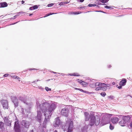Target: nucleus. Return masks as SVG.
<instances>
[{
    "label": "nucleus",
    "mask_w": 132,
    "mask_h": 132,
    "mask_svg": "<svg viewBox=\"0 0 132 132\" xmlns=\"http://www.w3.org/2000/svg\"><path fill=\"white\" fill-rule=\"evenodd\" d=\"M36 104L37 112V119L39 122H41L42 112H43L45 116L43 126L40 125L39 127L40 131L43 132L46 130V125L50 122V119L52 113L55 109L56 105L54 103H52L50 105V104L46 101L40 104L39 101L38 100L36 101Z\"/></svg>",
    "instance_id": "nucleus-1"
},
{
    "label": "nucleus",
    "mask_w": 132,
    "mask_h": 132,
    "mask_svg": "<svg viewBox=\"0 0 132 132\" xmlns=\"http://www.w3.org/2000/svg\"><path fill=\"white\" fill-rule=\"evenodd\" d=\"M100 116H94L93 114L90 115V120L89 124L84 127L82 129V132H87L88 127L90 126H93L94 124L96 126H98L100 123Z\"/></svg>",
    "instance_id": "nucleus-2"
},
{
    "label": "nucleus",
    "mask_w": 132,
    "mask_h": 132,
    "mask_svg": "<svg viewBox=\"0 0 132 132\" xmlns=\"http://www.w3.org/2000/svg\"><path fill=\"white\" fill-rule=\"evenodd\" d=\"M61 114L65 117H67L68 114V110L67 108H64L62 109L61 111Z\"/></svg>",
    "instance_id": "nucleus-3"
},
{
    "label": "nucleus",
    "mask_w": 132,
    "mask_h": 132,
    "mask_svg": "<svg viewBox=\"0 0 132 132\" xmlns=\"http://www.w3.org/2000/svg\"><path fill=\"white\" fill-rule=\"evenodd\" d=\"M21 125L26 128H27L29 127L30 125V122L26 120H22L21 122Z\"/></svg>",
    "instance_id": "nucleus-4"
},
{
    "label": "nucleus",
    "mask_w": 132,
    "mask_h": 132,
    "mask_svg": "<svg viewBox=\"0 0 132 132\" xmlns=\"http://www.w3.org/2000/svg\"><path fill=\"white\" fill-rule=\"evenodd\" d=\"M1 104L4 109H8V104L6 100H3L1 101Z\"/></svg>",
    "instance_id": "nucleus-5"
},
{
    "label": "nucleus",
    "mask_w": 132,
    "mask_h": 132,
    "mask_svg": "<svg viewBox=\"0 0 132 132\" xmlns=\"http://www.w3.org/2000/svg\"><path fill=\"white\" fill-rule=\"evenodd\" d=\"M13 102L14 103L15 107H17L18 105V99L15 96L12 97V98Z\"/></svg>",
    "instance_id": "nucleus-6"
},
{
    "label": "nucleus",
    "mask_w": 132,
    "mask_h": 132,
    "mask_svg": "<svg viewBox=\"0 0 132 132\" xmlns=\"http://www.w3.org/2000/svg\"><path fill=\"white\" fill-rule=\"evenodd\" d=\"M60 123V121L59 117L56 118L55 119L53 125L54 126L56 127L59 126Z\"/></svg>",
    "instance_id": "nucleus-7"
},
{
    "label": "nucleus",
    "mask_w": 132,
    "mask_h": 132,
    "mask_svg": "<svg viewBox=\"0 0 132 132\" xmlns=\"http://www.w3.org/2000/svg\"><path fill=\"white\" fill-rule=\"evenodd\" d=\"M73 122L72 121H71L69 123L68 132H71L73 130Z\"/></svg>",
    "instance_id": "nucleus-8"
},
{
    "label": "nucleus",
    "mask_w": 132,
    "mask_h": 132,
    "mask_svg": "<svg viewBox=\"0 0 132 132\" xmlns=\"http://www.w3.org/2000/svg\"><path fill=\"white\" fill-rule=\"evenodd\" d=\"M93 114L94 115V114ZM84 114L85 116V121H88L89 120L90 117V116L89 114L86 112H85L84 113ZM97 115L95 116H96Z\"/></svg>",
    "instance_id": "nucleus-9"
},
{
    "label": "nucleus",
    "mask_w": 132,
    "mask_h": 132,
    "mask_svg": "<svg viewBox=\"0 0 132 132\" xmlns=\"http://www.w3.org/2000/svg\"><path fill=\"white\" fill-rule=\"evenodd\" d=\"M5 123V125L8 126H11L12 121H10L8 119L5 117L4 118Z\"/></svg>",
    "instance_id": "nucleus-10"
},
{
    "label": "nucleus",
    "mask_w": 132,
    "mask_h": 132,
    "mask_svg": "<svg viewBox=\"0 0 132 132\" xmlns=\"http://www.w3.org/2000/svg\"><path fill=\"white\" fill-rule=\"evenodd\" d=\"M119 119L118 118L114 117L111 118V121L113 123H116L119 121Z\"/></svg>",
    "instance_id": "nucleus-11"
},
{
    "label": "nucleus",
    "mask_w": 132,
    "mask_h": 132,
    "mask_svg": "<svg viewBox=\"0 0 132 132\" xmlns=\"http://www.w3.org/2000/svg\"><path fill=\"white\" fill-rule=\"evenodd\" d=\"M130 119V117L128 116H125L123 117L122 120H123V121H125V122H126L127 123Z\"/></svg>",
    "instance_id": "nucleus-12"
},
{
    "label": "nucleus",
    "mask_w": 132,
    "mask_h": 132,
    "mask_svg": "<svg viewBox=\"0 0 132 132\" xmlns=\"http://www.w3.org/2000/svg\"><path fill=\"white\" fill-rule=\"evenodd\" d=\"M127 81L126 79L123 78L120 81L119 83V85H121L123 86H125L126 83Z\"/></svg>",
    "instance_id": "nucleus-13"
},
{
    "label": "nucleus",
    "mask_w": 132,
    "mask_h": 132,
    "mask_svg": "<svg viewBox=\"0 0 132 132\" xmlns=\"http://www.w3.org/2000/svg\"><path fill=\"white\" fill-rule=\"evenodd\" d=\"M109 84H106V85H102V86H101L102 88V90H103L104 91H105L108 88L107 87H109Z\"/></svg>",
    "instance_id": "nucleus-14"
},
{
    "label": "nucleus",
    "mask_w": 132,
    "mask_h": 132,
    "mask_svg": "<svg viewBox=\"0 0 132 132\" xmlns=\"http://www.w3.org/2000/svg\"><path fill=\"white\" fill-rule=\"evenodd\" d=\"M0 7H4L7 6V4L6 2L0 3Z\"/></svg>",
    "instance_id": "nucleus-15"
},
{
    "label": "nucleus",
    "mask_w": 132,
    "mask_h": 132,
    "mask_svg": "<svg viewBox=\"0 0 132 132\" xmlns=\"http://www.w3.org/2000/svg\"><path fill=\"white\" fill-rule=\"evenodd\" d=\"M16 121L14 122V127H20L19 124V121H18V119L16 118Z\"/></svg>",
    "instance_id": "nucleus-16"
},
{
    "label": "nucleus",
    "mask_w": 132,
    "mask_h": 132,
    "mask_svg": "<svg viewBox=\"0 0 132 132\" xmlns=\"http://www.w3.org/2000/svg\"><path fill=\"white\" fill-rule=\"evenodd\" d=\"M19 100L23 102L24 103H26L27 104V103L26 102V101L24 98L21 96H20L19 97Z\"/></svg>",
    "instance_id": "nucleus-17"
},
{
    "label": "nucleus",
    "mask_w": 132,
    "mask_h": 132,
    "mask_svg": "<svg viewBox=\"0 0 132 132\" xmlns=\"http://www.w3.org/2000/svg\"><path fill=\"white\" fill-rule=\"evenodd\" d=\"M95 87L97 86H102V85H106V84H105L100 82H96L95 83Z\"/></svg>",
    "instance_id": "nucleus-18"
},
{
    "label": "nucleus",
    "mask_w": 132,
    "mask_h": 132,
    "mask_svg": "<svg viewBox=\"0 0 132 132\" xmlns=\"http://www.w3.org/2000/svg\"><path fill=\"white\" fill-rule=\"evenodd\" d=\"M38 6L37 5H35L33 6L30 7L29 8V10H35L38 9Z\"/></svg>",
    "instance_id": "nucleus-19"
},
{
    "label": "nucleus",
    "mask_w": 132,
    "mask_h": 132,
    "mask_svg": "<svg viewBox=\"0 0 132 132\" xmlns=\"http://www.w3.org/2000/svg\"><path fill=\"white\" fill-rule=\"evenodd\" d=\"M119 124L121 126H125V125L127 123L126 122H125V121H123V120H122L120 122Z\"/></svg>",
    "instance_id": "nucleus-20"
},
{
    "label": "nucleus",
    "mask_w": 132,
    "mask_h": 132,
    "mask_svg": "<svg viewBox=\"0 0 132 132\" xmlns=\"http://www.w3.org/2000/svg\"><path fill=\"white\" fill-rule=\"evenodd\" d=\"M15 132H20L21 131L20 127H14Z\"/></svg>",
    "instance_id": "nucleus-21"
},
{
    "label": "nucleus",
    "mask_w": 132,
    "mask_h": 132,
    "mask_svg": "<svg viewBox=\"0 0 132 132\" xmlns=\"http://www.w3.org/2000/svg\"><path fill=\"white\" fill-rule=\"evenodd\" d=\"M70 1H66L65 2H61L59 3V5H64L65 4H67L69 3Z\"/></svg>",
    "instance_id": "nucleus-22"
},
{
    "label": "nucleus",
    "mask_w": 132,
    "mask_h": 132,
    "mask_svg": "<svg viewBox=\"0 0 132 132\" xmlns=\"http://www.w3.org/2000/svg\"><path fill=\"white\" fill-rule=\"evenodd\" d=\"M80 84L83 86H87V83L86 82H85L84 81H82L80 82Z\"/></svg>",
    "instance_id": "nucleus-23"
},
{
    "label": "nucleus",
    "mask_w": 132,
    "mask_h": 132,
    "mask_svg": "<svg viewBox=\"0 0 132 132\" xmlns=\"http://www.w3.org/2000/svg\"><path fill=\"white\" fill-rule=\"evenodd\" d=\"M78 90H79L81 92H82L84 93H85L87 94H90V92L84 90H83L81 89L78 88Z\"/></svg>",
    "instance_id": "nucleus-24"
},
{
    "label": "nucleus",
    "mask_w": 132,
    "mask_h": 132,
    "mask_svg": "<svg viewBox=\"0 0 132 132\" xmlns=\"http://www.w3.org/2000/svg\"><path fill=\"white\" fill-rule=\"evenodd\" d=\"M4 126V123L2 122H0V128L1 129H2Z\"/></svg>",
    "instance_id": "nucleus-25"
},
{
    "label": "nucleus",
    "mask_w": 132,
    "mask_h": 132,
    "mask_svg": "<svg viewBox=\"0 0 132 132\" xmlns=\"http://www.w3.org/2000/svg\"><path fill=\"white\" fill-rule=\"evenodd\" d=\"M102 86H98V87H96L95 90L96 91H97L100 90H102Z\"/></svg>",
    "instance_id": "nucleus-26"
},
{
    "label": "nucleus",
    "mask_w": 132,
    "mask_h": 132,
    "mask_svg": "<svg viewBox=\"0 0 132 132\" xmlns=\"http://www.w3.org/2000/svg\"><path fill=\"white\" fill-rule=\"evenodd\" d=\"M95 84L94 83L91 82L90 84V86L92 88H94L95 87Z\"/></svg>",
    "instance_id": "nucleus-27"
},
{
    "label": "nucleus",
    "mask_w": 132,
    "mask_h": 132,
    "mask_svg": "<svg viewBox=\"0 0 132 132\" xmlns=\"http://www.w3.org/2000/svg\"><path fill=\"white\" fill-rule=\"evenodd\" d=\"M109 1V0H100L101 2L104 3L108 2Z\"/></svg>",
    "instance_id": "nucleus-28"
},
{
    "label": "nucleus",
    "mask_w": 132,
    "mask_h": 132,
    "mask_svg": "<svg viewBox=\"0 0 132 132\" xmlns=\"http://www.w3.org/2000/svg\"><path fill=\"white\" fill-rule=\"evenodd\" d=\"M110 128L111 130H112L114 128V126L112 125L111 124H110Z\"/></svg>",
    "instance_id": "nucleus-29"
},
{
    "label": "nucleus",
    "mask_w": 132,
    "mask_h": 132,
    "mask_svg": "<svg viewBox=\"0 0 132 132\" xmlns=\"http://www.w3.org/2000/svg\"><path fill=\"white\" fill-rule=\"evenodd\" d=\"M19 15V14H16V15H15V16H14L13 17L11 18V19H15V18H16V17L17 16H18Z\"/></svg>",
    "instance_id": "nucleus-30"
},
{
    "label": "nucleus",
    "mask_w": 132,
    "mask_h": 132,
    "mask_svg": "<svg viewBox=\"0 0 132 132\" xmlns=\"http://www.w3.org/2000/svg\"><path fill=\"white\" fill-rule=\"evenodd\" d=\"M100 94L102 96L104 97L106 95V94L105 92H103L101 93Z\"/></svg>",
    "instance_id": "nucleus-31"
},
{
    "label": "nucleus",
    "mask_w": 132,
    "mask_h": 132,
    "mask_svg": "<svg viewBox=\"0 0 132 132\" xmlns=\"http://www.w3.org/2000/svg\"><path fill=\"white\" fill-rule=\"evenodd\" d=\"M81 13V12H79V11L73 12V13L74 14H78Z\"/></svg>",
    "instance_id": "nucleus-32"
},
{
    "label": "nucleus",
    "mask_w": 132,
    "mask_h": 132,
    "mask_svg": "<svg viewBox=\"0 0 132 132\" xmlns=\"http://www.w3.org/2000/svg\"><path fill=\"white\" fill-rule=\"evenodd\" d=\"M112 6L111 7V6H104V7L105 8H107L108 9H112Z\"/></svg>",
    "instance_id": "nucleus-33"
},
{
    "label": "nucleus",
    "mask_w": 132,
    "mask_h": 132,
    "mask_svg": "<svg viewBox=\"0 0 132 132\" xmlns=\"http://www.w3.org/2000/svg\"><path fill=\"white\" fill-rule=\"evenodd\" d=\"M74 76H80V75L78 73H73Z\"/></svg>",
    "instance_id": "nucleus-34"
},
{
    "label": "nucleus",
    "mask_w": 132,
    "mask_h": 132,
    "mask_svg": "<svg viewBox=\"0 0 132 132\" xmlns=\"http://www.w3.org/2000/svg\"><path fill=\"white\" fill-rule=\"evenodd\" d=\"M45 89L47 91L51 90V89L47 87H45Z\"/></svg>",
    "instance_id": "nucleus-35"
},
{
    "label": "nucleus",
    "mask_w": 132,
    "mask_h": 132,
    "mask_svg": "<svg viewBox=\"0 0 132 132\" xmlns=\"http://www.w3.org/2000/svg\"><path fill=\"white\" fill-rule=\"evenodd\" d=\"M25 13L24 12H20L18 13H16L17 14H19V15L20 14V15H22L24 14V13Z\"/></svg>",
    "instance_id": "nucleus-36"
},
{
    "label": "nucleus",
    "mask_w": 132,
    "mask_h": 132,
    "mask_svg": "<svg viewBox=\"0 0 132 132\" xmlns=\"http://www.w3.org/2000/svg\"><path fill=\"white\" fill-rule=\"evenodd\" d=\"M29 70H35L37 71L38 70H40L39 69H35V68H31V69L30 68V69H29Z\"/></svg>",
    "instance_id": "nucleus-37"
},
{
    "label": "nucleus",
    "mask_w": 132,
    "mask_h": 132,
    "mask_svg": "<svg viewBox=\"0 0 132 132\" xmlns=\"http://www.w3.org/2000/svg\"><path fill=\"white\" fill-rule=\"evenodd\" d=\"M54 4L53 3L49 4L47 6L48 7H51Z\"/></svg>",
    "instance_id": "nucleus-38"
},
{
    "label": "nucleus",
    "mask_w": 132,
    "mask_h": 132,
    "mask_svg": "<svg viewBox=\"0 0 132 132\" xmlns=\"http://www.w3.org/2000/svg\"><path fill=\"white\" fill-rule=\"evenodd\" d=\"M117 116L118 118H123V116L122 115H117Z\"/></svg>",
    "instance_id": "nucleus-39"
},
{
    "label": "nucleus",
    "mask_w": 132,
    "mask_h": 132,
    "mask_svg": "<svg viewBox=\"0 0 132 132\" xmlns=\"http://www.w3.org/2000/svg\"><path fill=\"white\" fill-rule=\"evenodd\" d=\"M10 75L9 74H6L4 75V77H6Z\"/></svg>",
    "instance_id": "nucleus-40"
},
{
    "label": "nucleus",
    "mask_w": 132,
    "mask_h": 132,
    "mask_svg": "<svg viewBox=\"0 0 132 132\" xmlns=\"http://www.w3.org/2000/svg\"><path fill=\"white\" fill-rule=\"evenodd\" d=\"M10 76L12 78H13L15 79L16 77V76L12 75V76Z\"/></svg>",
    "instance_id": "nucleus-41"
},
{
    "label": "nucleus",
    "mask_w": 132,
    "mask_h": 132,
    "mask_svg": "<svg viewBox=\"0 0 132 132\" xmlns=\"http://www.w3.org/2000/svg\"><path fill=\"white\" fill-rule=\"evenodd\" d=\"M84 0H78V2H82L84 1Z\"/></svg>",
    "instance_id": "nucleus-42"
},
{
    "label": "nucleus",
    "mask_w": 132,
    "mask_h": 132,
    "mask_svg": "<svg viewBox=\"0 0 132 132\" xmlns=\"http://www.w3.org/2000/svg\"><path fill=\"white\" fill-rule=\"evenodd\" d=\"M122 86L120 85V86H118V88L119 89H121L122 88V86Z\"/></svg>",
    "instance_id": "nucleus-43"
},
{
    "label": "nucleus",
    "mask_w": 132,
    "mask_h": 132,
    "mask_svg": "<svg viewBox=\"0 0 132 132\" xmlns=\"http://www.w3.org/2000/svg\"><path fill=\"white\" fill-rule=\"evenodd\" d=\"M77 81L79 82V83L80 84V82H81V81L82 80H80L79 79H77Z\"/></svg>",
    "instance_id": "nucleus-44"
},
{
    "label": "nucleus",
    "mask_w": 132,
    "mask_h": 132,
    "mask_svg": "<svg viewBox=\"0 0 132 132\" xmlns=\"http://www.w3.org/2000/svg\"><path fill=\"white\" fill-rule=\"evenodd\" d=\"M51 72H52L54 73V74H56V73H58V74H60V73H57V72H54V71H50Z\"/></svg>",
    "instance_id": "nucleus-45"
},
{
    "label": "nucleus",
    "mask_w": 132,
    "mask_h": 132,
    "mask_svg": "<svg viewBox=\"0 0 132 132\" xmlns=\"http://www.w3.org/2000/svg\"><path fill=\"white\" fill-rule=\"evenodd\" d=\"M109 98H110L111 99H112L114 98V97L113 96H110L109 97Z\"/></svg>",
    "instance_id": "nucleus-46"
},
{
    "label": "nucleus",
    "mask_w": 132,
    "mask_h": 132,
    "mask_svg": "<svg viewBox=\"0 0 132 132\" xmlns=\"http://www.w3.org/2000/svg\"><path fill=\"white\" fill-rule=\"evenodd\" d=\"M88 6L89 7L93 6V4H89L88 5Z\"/></svg>",
    "instance_id": "nucleus-47"
},
{
    "label": "nucleus",
    "mask_w": 132,
    "mask_h": 132,
    "mask_svg": "<svg viewBox=\"0 0 132 132\" xmlns=\"http://www.w3.org/2000/svg\"><path fill=\"white\" fill-rule=\"evenodd\" d=\"M95 11L96 12H103V13H105V12H103V11Z\"/></svg>",
    "instance_id": "nucleus-48"
},
{
    "label": "nucleus",
    "mask_w": 132,
    "mask_h": 132,
    "mask_svg": "<svg viewBox=\"0 0 132 132\" xmlns=\"http://www.w3.org/2000/svg\"><path fill=\"white\" fill-rule=\"evenodd\" d=\"M68 75H70V76H73V73H72V74H71V73H70V74H68Z\"/></svg>",
    "instance_id": "nucleus-49"
},
{
    "label": "nucleus",
    "mask_w": 132,
    "mask_h": 132,
    "mask_svg": "<svg viewBox=\"0 0 132 132\" xmlns=\"http://www.w3.org/2000/svg\"><path fill=\"white\" fill-rule=\"evenodd\" d=\"M15 79H16L18 80H19L20 79V78L18 76H16Z\"/></svg>",
    "instance_id": "nucleus-50"
},
{
    "label": "nucleus",
    "mask_w": 132,
    "mask_h": 132,
    "mask_svg": "<svg viewBox=\"0 0 132 132\" xmlns=\"http://www.w3.org/2000/svg\"><path fill=\"white\" fill-rule=\"evenodd\" d=\"M98 5H105V4H101L99 3H98Z\"/></svg>",
    "instance_id": "nucleus-51"
},
{
    "label": "nucleus",
    "mask_w": 132,
    "mask_h": 132,
    "mask_svg": "<svg viewBox=\"0 0 132 132\" xmlns=\"http://www.w3.org/2000/svg\"><path fill=\"white\" fill-rule=\"evenodd\" d=\"M86 7V6H83V7H80V8L81 9H83V8L85 9V8Z\"/></svg>",
    "instance_id": "nucleus-52"
},
{
    "label": "nucleus",
    "mask_w": 132,
    "mask_h": 132,
    "mask_svg": "<svg viewBox=\"0 0 132 132\" xmlns=\"http://www.w3.org/2000/svg\"><path fill=\"white\" fill-rule=\"evenodd\" d=\"M49 15H49V14H46V15L45 16H44V17H46V16H48Z\"/></svg>",
    "instance_id": "nucleus-53"
},
{
    "label": "nucleus",
    "mask_w": 132,
    "mask_h": 132,
    "mask_svg": "<svg viewBox=\"0 0 132 132\" xmlns=\"http://www.w3.org/2000/svg\"><path fill=\"white\" fill-rule=\"evenodd\" d=\"M108 67L109 68H110L111 67V65H108Z\"/></svg>",
    "instance_id": "nucleus-54"
},
{
    "label": "nucleus",
    "mask_w": 132,
    "mask_h": 132,
    "mask_svg": "<svg viewBox=\"0 0 132 132\" xmlns=\"http://www.w3.org/2000/svg\"><path fill=\"white\" fill-rule=\"evenodd\" d=\"M21 3H22V4H23L24 3V1H21Z\"/></svg>",
    "instance_id": "nucleus-55"
},
{
    "label": "nucleus",
    "mask_w": 132,
    "mask_h": 132,
    "mask_svg": "<svg viewBox=\"0 0 132 132\" xmlns=\"http://www.w3.org/2000/svg\"><path fill=\"white\" fill-rule=\"evenodd\" d=\"M96 5L95 4H93V6H96Z\"/></svg>",
    "instance_id": "nucleus-56"
},
{
    "label": "nucleus",
    "mask_w": 132,
    "mask_h": 132,
    "mask_svg": "<svg viewBox=\"0 0 132 132\" xmlns=\"http://www.w3.org/2000/svg\"><path fill=\"white\" fill-rule=\"evenodd\" d=\"M18 22H16V23H13V24H10V25H12V24H14L16 23H17Z\"/></svg>",
    "instance_id": "nucleus-57"
},
{
    "label": "nucleus",
    "mask_w": 132,
    "mask_h": 132,
    "mask_svg": "<svg viewBox=\"0 0 132 132\" xmlns=\"http://www.w3.org/2000/svg\"><path fill=\"white\" fill-rule=\"evenodd\" d=\"M75 89H76V90H78V88H75Z\"/></svg>",
    "instance_id": "nucleus-58"
},
{
    "label": "nucleus",
    "mask_w": 132,
    "mask_h": 132,
    "mask_svg": "<svg viewBox=\"0 0 132 132\" xmlns=\"http://www.w3.org/2000/svg\"><path fill=\"white\" fill-rule=\"evenodd\" d=\"M112 84L113 85H114L115 84V82H113L112 83Z\"/></svg>",
    "instance_id": "nucleus-59"
},
{
    "label": "nucleus",
    "mask_w": 132,
    "mask_h": 132,
    "mask_svg": "<svg viewBox=\"0 0 132 132\" xmlns=\"http://www.w3.org/2000/svg\"><path fill=\"white\" fill-rule=\"evenodd\" d=\"M48 14H49V15H52V13H50Z\"/></svg>",
    "instance_id": "nucleus-60"
},
{
    "label": "nucleus",
    "mask_w": 132,
    "mask_h": 132,
    "mask_svg": "<svg viewBox=\"0 0 132 132\" xmlns=\"http://www.w3.org/2000/svg\"><path fill=\"white\" fill-rule=\"evenodd\" d=\"M32 14H30L29 16H31V15H32Z\"/></svg>",
    "instance_id": "nucleus-61"
},
{
    "label": "nucleus",
    "mask_w": 132,
    "mask_h": 132,
    "mask_svg": "<svg viewBox=\"0 0 132 132\" xmlns=\"http://www.w3.org/2000/svg\"><path fill=\"white\" fill-rule=\"evenodd\" d=\"M56 13H52V14H56Z\"/></svg>",
    "instance_id": "nucleus-62"
},
{
    "label": "nucleus",
    "mask_w": 132,
    "mask_h": 132,
    "mask_svg": "<svg viewBox=\"0 0 132 132\" xmlns=\"http://www.w3.org/2000/svg\"><path fill=\"white\" fill-rule=\"evenodd\" d=\"M54 132H58L56 130H55Z\"/></svg>",
    "instance_id": "nucleus-63"
},
{
    "label": "nucleus",
    "mask_w": 132,
    "mask_h": 132,
    "mask_svg": "<svg viewBox=\"0 0 132 132\" xmlns=\"http://www.w3.org/2000/svg\"><path fill=\"white\" fill-rule=\"evenodd\" d=\"M50 79H48L47 80V81H50Z\"/></svg>",
    "instance_id": "nucleus-64"
}]
</instances>
